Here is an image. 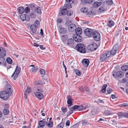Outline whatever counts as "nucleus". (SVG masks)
Returning <instances> with one entry per match:
<instances>
[{
	"label": "nucleus",
	"instance_id": "obj_1",
	"mask_svg": "<svg viewBox=\"0 0 128 128\" xmlns=\"http://www.w3.org/2000/svg\"><path fill=\"white\" fill-rule=\"evenodd\" d=\"M75 49L78 51L82 53H85L86 52L85 46L83 44L79 43L77 44Z\"/></svg>",
	"mask_w": 128,
	"mask_h": 128
},
{
	"label": "nucleus",
	"instance_id": "obj_2",
	"mask_svg": "<svg viewBox=\"0 0 128 128\" xmlns=\"http://www.w3.org/2000/svg\"><path fill=\"white\" fill-rule=\"evenodd\" d=\"M107 51L102 54L100 56V60L102 62H104L108 58L111 54V52Z\"/></svg>",
	"mask_w": 128,
	"mask_h": 128
},
{
	"label": "nucleus",
	"instance_id": "obj_3",
	"mask_svg": "<svg viewBox=\"0 0 128 128\" xmlns=\"http://www.w3.org/2000/svg\"><path fill=\"white\" fill-rule=\"evenodd\" d=\"M10 94L6 91H2L0 92V97L4 100H7L9 97Z\"/></svg>",
	"mask_w": 128,
	"mask_h": 128
},
{
	"label": "nucleus",
	"instance_id": "obj_4",
	"mask_svg": "<svg viewBox=\"0 0 128 128\" xmlns=\"http://www.w3.org/2000/svg\"><path fill=\"white\" fill-rule=\"evenodd\" d=\"M112 74V76L115 78H116L117 77L121 78L123 77L124 75V72L121 70L118 71L116 72L113 71Z\"/></svg>",
	"mask_w": 128,
	"mask_h": 128
},
{
	"label": "nucleus",
	"instance_id": "obj_5",
	"mask_svg": "<svg viewBox=\"0 0 128 128\" xmlns=\"http://www.w3.org/2000/svg\"><path fill=\"white\" fill-rule=\"evenodd\" d=\"M113 118H116V117L118 116L119 118L120 119L122 118H128V113L124 112H120L118 114L116 113H114Z\"/></svg>",
	"mask_w": 128,
	"mask_h": 128
},
{
	"label": "nucleus",
	"instance_id": "obj_6",
	"mask_svg": "<svg viewBox=\"0 0 128 128\" xmlns=\"http://www.w3.org/2000/svg\"><path fill=\"white\" fill-rule=\"evenodd\" d=\"M37 91L39 92H35L34 93V94L38 99H42L43 97V94L41 93L43 92L42 90L41 89H38Z\"/></svg>",
	"mask_w": 128,
	"mask_h": 128
},
{
	"label": "nucleus",
	"instance_id": "obj_7",
	"mask_svg": "<svg viewBox=\"0 0 128 128\" xmlns=\"http://www.w3.org/2000/svg\"><path fill=\"white\" fill-rule=\"evenodd\" d=\"M92 36H93L94 39L96 41H99L100 40V35L97 32L94 31Z\"/></svg>",
	"mask_w": 128,
	"mask_h": 128
},
{
	"label": "nucleus",
	"instance_id": "obj_8",
	"mask_svg": "<svg viewBox=\"0 0 128 128\" xmlns=\"http://www.w3.org/2000/svg\"><path fill=\"white\" fill-rule=\"evenodd\" d=\"M21 70L20 68L17 66L16 68V69L12 76V77H13L14 76V74L15 76L14 78V79L15 80L18 77V74H19Z\"/></svg>",
	"mask_w": 128,
	"mask_h": 128
},
{
	"label": "nucleus",
	"instance_id": "obj_9",
	"mask_svg": "<svg viewBox=\"0 0 128 128\" xmlns=\"http://www.w3.org/2000/svg\"><path fill=\"white\" fill-rule=\"evenodd\" d=\"M93 32L92 29L87 28L84 30V32L86 36L90 37L92 36Z\"/></svg>",
	"mask_w": 128,
	"mask_h": 128
},
{
	"label": "nucleus",
	"instance_id": "obj_10",
	"mask_svg": "<svg viewBox=\"0 0 128 128\" xmlns=\"http://www.w3.org/2000/svg\"><path fill=\"white\" fill-rule=\"evenodd\" d=\"M98 46L95 43L90 44L88 47V50L92 51H94L96 50Z\"/></svg>",
	"mask_w": 128,
	"mask_h": 128
},
{
	"label": "nucleus",
	"instance_id": "obj_11",
	"mask_svg": "<svg viewBox=\"0 0 128 128\" xmlns=\"http://www.w3.org/2000/svg\"><path fill=\"white\" fill-rule=\"evenodd\" d=\"M73 38L74 40L77 42H79L82 41V37L78 34H74V35Z\"/></svg>",
	"mask_w": 128,
	"mask_h": 128
},
{
	"label": "nucleus",
	"instance_id": "obj_12",
	"mask_svg": "<svg viewBox=\"0 0 128 128\" xmlns=\"http://www.w3.org/2000/svg\"><path fill=\"white\" fill-rule=\"evenodd\" d=\"M80 108V110H82L87 109L90 106V104H89L84 103L80 105H79Z\"/></svg>",
	"mask_w": 128,
	"mask_h": 128
},
{
	"label": "nucleus",
	"instance_id": "obj_13",
	"mask_svg": "<svg viewBox=\"0 0 128 128\" xmlns=\"http://www.w3.org/2000/svg\"><path fill=\"white\" fill-rule=\"evenodd\" d=\"M12 87L10 85L8 84H6L5 86V91L8 92L10 94V95L12 94V90H11Z\"/></svg>",
	"mask_w": 128,
	"mask_h": 128
},
{
	"label": "nucleus",
	"instance_id": "obj_14",
	"mask_svg": "<svg viewBox=\"0 0 128 128\" xmlns=\"http://www.w3.org/2000/svg\"><path fill=\"white\" fill-rule=\"evenodd\" d=\"M21 19L23 21L26 20V21H28L30 19V17L26 14H22L20 16Z\"/></svg>",
	"mask_w": 128,
	"mask_h": 128
},
{
	"label": "nucleus",
	"instance_id": "obj_15",
	"mask_svg": "<svg viewBox=\"0 0 128 128\" xmlns=\"http://www.w3.org/2000/svg\"><path fill=\"white\" fill-rule=\"evenodd\" d=\"M9 106V105L8 104H5L3 110V112L4 114L7 115L9 113V111L8 110Z\"/></svg>",
	"mask_w": 128,
	"mask_h": 128
},
{
	"label": "nucleus",
	"instance_id": "obj_16",
	"mask_svg": "<svg viewBox=\"0 0 128 128\" xmlns=\"http://www.w3.org/2000/svg\"><path fill=\"white\" fill-rule=\"evenodd\" d=\"M76 28V26L74 24H71L70 25L68 28V31L70 32H72L75 30Z\"/></svg>",
	"mask_w": 128,
	"mask_h": 128
},
{
	"label": "nucleus",
	"instance_id": "obj_17",
	"mask_svg": "<svg viewBox=\"0 0 128 128\" xmlns=\"http://www.w3.org/2000/svg\"><path fill=\"white\" fill-rule=\"evenodd\" d=\"M60 12L59 14L60 16L62 15H64L66 14V12H67L68 10L66 8H64L62 7H61L60 8Z\"/></svg>",
	"mask_w": 128,
	"mask_h": 128
},
{
	"label": "nucleus",
	"instance_id": "obj_18",
	"mask_svg": "<svg viewBox=\"0 0 128 128\" xmlns=\"http://www.w3.org/2000/svg\"><path fill=\"white\" fill-rule=\"evenodd\" d=\"M68 100L67 103L68 106V107L72 105V98L70 95H68L67 96Z\"/></svg>",
	"mask_w": 128,
	"mask_h": 128
},
{
	"label": "nucleus",
	"instance_id": "obj_19",
	"mask_svg": "<svg viewBox=\"0 0 128 128\" xmlns=\"http://www.w3.org/2000/svg\"><path fill=\"white\" fill-rule=\"evenodd\" d=\"M58 27L59 28V31L60 33L63 34L66 33L67 30L66 28H62L61 25L59 26Z\"/></svg>",
	"mask_w": 128,
	"mask_h": 128
},
{
	"label": "nucleus",
	"instance_id": "obj_20",
	"mask_svg": "<svg viewBox=\"0 0 128 128\" xmlns=\"http://www.w3.org/2000/svg\"><path fill=\"white\" fill-rule=\"evenodd\" d=\"M3 57H0V65L6 67V62Z\"/></svg>",
	"mask_w": 128,
	"mask_h": 128
},
{
	"label": "nucleus",
	"instance_id": "obj_21",
	"mask_svg": "<svg viewBox=\"0 0 128 128\" xmlns=\"http://www.w3.org/2000/svg\"><path fill=\"white\" fill-rule=\"evenodd\" d=\"M118 48V45L117 44H115L112 48V56L115 55Z\"/></svg>",
	"mask_w": 128,
	"mask_h": 128
},
{
	"label": "nucleus",
	"instance_id": "obj_22",
	"mask_svg": "<svg viewBox=\"0 0 128 128\" xmlns=\"http://www.w3.org/2000/svg\"><path fill=\"white\" fill-rule=\"evenodd\" d=\"M6 55V51L5 49L3 47L0 48V56L4 57Z\"/></svg>",
	"mask_w": 128,
	"mask_h": 128
},
{
	"label": "nucleus",
	"instance_id": "obj_23",
	"mask_svg": "<svg viewBox=\"0 0 128 128\" xmlns=\"http://www.w3.org/2000/svg\"><path fill=\"white\" fill-rule=\"evenodd\" d=\"M82 62L83 65L85 67H87L88 66L90 62L88 60L84 59L82 60Z\"/></svg>",
	"mask_w": 128,
	"mask_h": 128
},
{
	"label": "nucleus",
	"instance_id": "obj_24",
	"mask_svg": "<svg viewBox=\"0 0 128 128\" xmlns=\"http://www.w3.org/2000/svg\"><path fill=\"white\" fill-rule=\"evenodd\" d=\"M67 45L68 46L72 47L74 44V40L72 38H70L67 40Z\"/></svg>",
	"mask_w": 128,
	"mask_h": 128
},
{
	"label": "nucleus",
	"instance_id": "obj_25",
	"mask_svg": "<svg viewBox=\"0 0 128 128\" xmlns=\"http://www.w3.org/2000/svg\"><path fill=\"white\" fill-rule=\"evenodd\" d=\"M31 30L33 34L35 33L36 31V27L34 24H32L30 26Z\"/></svg>",
	"mask_w": 128,
	"mask_h": 128
},
{
	"label": "nucleus",
	"instance_id": "obj_26",
	"mask_svg": "<svg viewBox=\"0 0 128 128\" xmlns=\"http://www.w3.org/2000/svg\"><path fill=\"white\" fill-rule=\"evenodd\" d=\"M17 10L18 13L20 14L23 13L24 12V8L22 7H18Z\"/></svg>",
	"mask_w": 128,
	"mask_h": 128
},
{
	"label": "nucleus",
	"instance_id": "obj_27",
	"mask_svg": "<svg viewBox=\"0 0 128 128\" xmlns=\"http://www.w3.org/2000/svg\"><path fill=\"white\" fill-rule=\"evenodd\" d=\"M75 31L76 34H78L80 35L82 33V29L80 28H76Z\"/></svg>",
	"mask_w": 128,
	"mask_h": 128
},
{
	"label": "nucleus",
	"instance_id": "obj_28",
	"mask_svg": "<svg viewBox=\"0 0 128 128\" xmlns=\"http://www.w3.org/2000/svg\"><path fill=\"white\" fill-rule=\"evenodd\" d=\"M38 70V69L37 66L36 67H34L32 68L30 70L31 72L35 73Z\"/></svg>",
	"mask_w": 128,
	"mask_h": 128
},
{
	"label": "nucleus",
	"instance_id": "obj_29",
	"mask_svg": "<svg viewBox=\"0 0 128 128\" xmlns=\"http://www.w3.org/2000/svg\"><path fill=\"white\" fill-rule=\"evenodd\" d=\"M72 108V109L74 110L80 111L79 105H75L73 106Z\"/></svg>",
	"mask_w": 128,
	"mask_h": 128
},
{
	"label": "nucleus",
	"instance_id": "obj_30",
	"mask_svg": "<svg viewBox=\"0 0 128 128\" xmlns=\"http://www.w3.org/2000/svg\"><path fill=\"white\" fill-rule=\"evenodd\" d=\"M35 12L38 14H40L41 13V10L40 8L39 7H36L34 9Z\"/></svg>",
	"mask_w": 128,
	"mask_h": 128
},
{
	"label": "nucleus",
	"instance_id": "obj_31",
	"mask_svg": "<svg viewBox=\"0 0 128 128\" xmlns=\"http://www.w3.org/2000/svg\"><path fill=\"white\" fill-rule=\"evenodd\" d=\"M101 4V2H96L93 4V6L94 8L98 7L100 6Z\"/></svg>",
	"mask_w": 128,
	"mask_h": 128
},
{
	"label": "nucleus",
	"instance_id": "obj_32",
	"mask_svg": "<svg viewBox=\"0 0 128 128\" xmlns=\"http://www.w3.org/2000/svg\"><path fill=\"white\" fill-rule=\"evenodd\" d=\"M68 38L66 34H65L62 36L61 39L62 41L64 42L66 41Z\"/></svg>",
	"mask_w": 128,
	"mask_h": 128
},
{
	"label": "nucleus",
	"instance_id": "obj_33",
	"mask_svg": "<svg viewBox=\"0 0 128 128\" xmlns=\"http://www.w3.org/2000/svg\"><path fill=\"white\" fill-rule=\"evenodd\" d=\"M64 7L68 8H70L72 7L71 4L70 3H68L64 4V6L63 8H64Z\"/></svg>",
	"mask_w": 128,
	"mask_h": 128
},
{
	"label": "nucleus",
	"instance_id": "obj_34",
	"mask_svg": "<svg viewBox=\"0 0 128 128\" xmlns=\"http://www.w3.org/2000/svg\"><path fill=\"white\" fill-rule=\"evenodd\" d=\"M74 73L76 75L78 76H80L81 75V73L80 70L76 69H74Z\"/></svg>",
	"mask_w": 128,
	"mask_h": 128
},
{
	"label": "nucleus",
	"instance_id": "obj_35",
	"mask_svg": "<svg viewBox=\"0 0 128 128\" xmlns=\"http://www.w3.org/2000/svg\"><path fill=\"white\" fill-rule=\"evenodd\" d=\"M121 69L123 71H126L128 70V66L127 65L123 66H122Z\"/></svg>",
	"mask_w": 128,
	"mask_h": 128
},
{
	"label": "nucleus",
	"instance_id": "obj_36",
	"mask_svg": "<svg viewBox=\"0 0 128 128\" xmlns=\"http://www.w3.org/2000/svg\"><path fill=\"white\" fill-rule=\"evenodd\" d=\"M107 86L106 84H104L102 87V90L100 92H102L104 93L106 91V88Z\"/></svg>",
	"mask_w": 128,
	"mask_h": 128
},
{
	"label": "nucleus",
	"instance_id": "obj_37",
	"mask_svg": "<svg viewBox=\"0 0 128 128\" xmlns=\"http://www.w3.org/2000/svg\"><path fill=\"white\" fill-rule=\"evenodd\" d=\"M40 72L42 76L43 77L45 74V71L43 69H40Z\"/></svg>",
	"mask_w": 128,
	"mask_h": 128
},
{
	"label": "nucleus",
	"instance_id": "obj_38",
	"mask_svg": "<svg viewBox=\"0 0 128 128\" xmlns=\"http://www.w3.org/2000/svg\"><path fill=\"white\" fill-rule=\"evenodd\" d=\"M112 124H113L114 126H115V124H116V127H118V128H120L121 127L120 126V124H119V123H118L117 122L114 121H112Z\"/></svg>",
	"mask_w": 128,
	"mask_h": 128
},
{
	"label": "nucleus",
	"instance_id": "obj_39",
	"mask_svg": "<svg viewBox=\"0 0 128 128\" xmlns=\"http://www.w3.org/2000/svg\"><path fill=\"white\" fill-rule=\"evenodd\" d=\"M34 84L36 85L40 84L42 85V82L40 80H37L34 82Z\"/></svg>",
	"mask_w": 128,
	"mask_h": 128
},
{
	"label": "nucleus",
	"instance_id": "obj_40",
	"mask_svg": "<svg viewBox=\"0 0 128 128\" xmlns=\"http://www.w3.org/2000/svg\"><path fill=\"white\" fill-rule=\"evenodd\" d=\"M80 10L82 12H87L88 9L85 7H83L80 9Z\"/></svg>",
	"mask_w": 128,
	"mask_h": 128
},
{
	"label": "nucleus",
	"instance_id": "obj_41",
	"mask_svg": "<svg viewBox=\"0 0 128 128\" xmlns=\"http://www.w3.org/2000/svg\"><path fill=\"white\" fill-rule=\"evenodd\" d=\"M6 61L9 64H11L12 63V60L10 58H6Z\"/></svg>",
	"mask_w": 128,
	"mask_h": 128
},
{
	"label": "nucleus",
	"instance_id": "obj_42",
	"mask_svg": "<svg viewBox=\"0 0 128 128\" xmlns=\"http://www.w3.org/2000/svg\"><path fill=\"white\" fill-rule=\"evenodd\" d=\"M72 14L73 12L72 10H68L67 12H66V14L67 16H70L72 15Z\"/></svg>",
	"mask_w": 128,
	"mask_h": 128
},
{
	"label": "nucleus",
	"instance_id": "obj_43",
	"mask_svg": "<svg viewBox=\"0 0 128 128\" xmlns=\"http://www.w3.org/2000/svg\"><path fill=\"white\" fill-rule=\"evenodd\" d=\"M106 3L108 5H111L112 4V0H106Z\"/></svg>",
	"mask_w": 128,
	"mask_h": 128
},
{
	"label": "nucleus",
	"instance_id": "obj_44",
	"mask_svg": "<svg viewBox=\"0 0 128 128\" xmlns=\"http://www.w3.org/2000/svg\"><path fill=\"white\" fill-rule=\"evenodd\" d=\"M39 124L40 126H44L45 124L44 122L42 120H40L39 121Z\"/></svg>",
	"mask_w": 128,
	"mask_h": 128
},
{
	"label": "nucleus",
	"instance_id": "obj_45",
	"mask_svg": "<svg viewBox=\"0 0 128 128\" xmlns=\"http://www.w3.org/2000/svg\"><path fill=\"white\" fill-rule=\"evenodd\" d=\"M61 110L62 111L63 113H65L67 112L68 111L67 108L64 107H62Z\"/></svg>",
	"mask_w": 128,
	"mask_h": 128
},
{
	"label": "nucleus",
	"instance_id": "obj_46",
	"mask_svg": "<svg viewBox=\"0 0 128 128\" xmlns=\"http://www.w3.org/2000/svg\"><path fill=\"white\" fill-rule=\"evenodd\" d=\"M46 125L48 127H52L53 126V122H52L49 123H46Z\"/></svg>",
	"mask_w": 128,
	"mask_h": 128
},
{
	"label": "nucleus",
	"instance_id": "obj_47",
	"mask_svg": "<svg viewBox=\"0 0 128 128\" xmlns=\"http://www.w3.org/2000/svg\"><path fill=\"white\" fill-rule=\"evenodd\" d=\"M31 91V89L28 86L27 87L26 90H25V92H26V93L28 94Z\"/></svg>",
	"mask_w": 128,
	"mask_h": 128
},
{
	"label": "nucleus",
	"instance_id": "obj_48",
	"mask_svg": "<svg viewBox=\"0 0 128 128\" xmlns=\"http://www.w3.org/2000/svg\"><path fill=\"white\" fill-rule=\"evenodd\" d=\"M94 102H96L98 104L102 103H104V102L102 100H100V99H98L97 100H95L94 101Z\"/></svg>",
	"mask_w": 128,
	"mask_h": 128
},
{
	"label": "nucleus",
	"instance_id": "obj_49",
	"mask_svg": "<svg viewBox=\"0 0 128 128\" xmlns=\"http://www.w3.org/2000/svg\"><path fill=\"white\" fill-rule=\"evenodd\" d=\"M89 124V122L87 121L84 120L82 121V124L83 126L88 125Z\"/></svg>",
	"mask_w": 128,
	"mask_h": 128
},
{
	"label": "nucleus",
	"instance_id": "obj_50",
	"mask_svg": "<svg viewBox=\"0 0 128 128\" xmlns=\"http://www.w3.org/2000/svg\"><path fill=\"white\" fill-rule=\"evenodd\" d=\"M40 24L39 21L38 20H36L34 24L37 27L38 26H39Z\"/></svg>",
	"mask_w": 128,
	"mask_h": 128
},
{
	"label": "nucleus",
	"instance_id": "obj_51",
	"mask_svg": "<svg viewBox=\"0 0 128 128\" xmlns=\"http://www.w3.org/2000/svg\"><path fill=\"white\" fill-rule=\"evenodd\" d=\"M85 3L91 4L92 3V0H84Z\"/></svg>",
	"mask_w": 128,
	"mask_h": 128
},
{
	"label": "nucleus",
	"instance_id": "obj_52",
	"mask_svg": "<svg viewBox=\"0 0 128 128\" xmlns=\"http://www.w3.org/2000/svg\"><path fill=\"white\" fill-rule=\"evenodd\" d=\"M64 123L63 122H61L59 124L58 126L59 128H62L63 127Z\"/></svg>",
	"mask_w": 128,
	"mask_h": 128
},
{
	"label": "nucleus",
	"instance_id": "obj_53",
	"mask_svg": "<svg viewBox=\"0 0 128 128\" xmlns=\"http://www.w3.org/2000/svg\"><path fill=\"white\" fill-rule=\"evenodd\" d=\"M121 105L125 107V108L128 109V104L126 103H124L122 104Z\"/></svg>",
	"mask_w": 128,
	"mask_h": 128
},
{
	"label": "nucleus",
	"instance_id": "obj_54",
	"mask_svg": "<svg viewBox=\"0 0 128 128\" xmlns=\"http://www.w3.org/2000/svg\"><path fill=\"white\" fill-rule=\"evenodd\" d=\"M30 10V8L28 7H26L24 9V11L26 13H28Z\"/></svg>",
	"mask_w": 128,
	"mask_h": 128
},
{
	"label": "nucleus",
	"instance_id": "obj_55",
	"mask_svg": "<svg viewBox=\"0 0 128 128\" xmlns=\"http://www.w3.org/2000/svg\"><path fill=\"white\" fill-rule=\"evenodd\" d=\"M108 26L111 28L112 26V22L110 20L109 21V22L108 24Z\"/></svg>",
	"mask_w": 128,
	"mask_h": 128
},
{
	"label": "nucleus",
	"instance_id": "obj_56",
	"mask_svg": "<svg viewBox=\"0 0 128 128\" xmlns=\"http://www.w3.org/2000/svg\"><path fill=\"white\" fill-rule=\"evenodd\" d=\"M96 110L94 109L92 110V113L93 115L96 114Z\"/></svg>",
	"mask_w": 128,
	"mask_h": 128
},
{
	"label": "nucleus",
	"instance_id": "obj_57",
	"mask_svg": "<svg viewBox=\"0 0 128 128\" xmlns=\"http://www.w3.org/2000/svg\"><path fill=\"white\" fill-rule=\"evenodd\" d=\"M56 21L58 23H60L62 21V20L61 18H59L57 19Z\"/></svg>",
	"mask_w": 128,
	"mask_h": 128
},
{
	"label": "nucleus",
	"instance_id": "obj_58",
	"mask_svg": "<svg viewBox=\"0 0 128 128\" xmlns=\"http://www.w3.org/2000/svg\"><path fill=\"white\" fill-rule=\"evenodd\" d=\"M66 126H69L70 125V121L69 120H67L66 123Z\"/></svg>",
	"mask_w": 128,
	"mask_h": 128
},
{
	"label": "nucleus",
	"instance_id": "obj_59",
	"mask_svg": "<svg viewBox=\"0 0 128 128\" xmlns=\"http://www.w3.org/2000/svg\"><path fill=\"white\" fill-rule=\"evenodd\" d=\"M40 48L42 50H44L45 49V47H43V46L42 45H39Z\"/></svg>",
	"mask_w": 128,
	"mask_h": 128
},
{
	"label": "nucleus",
	"instance_id": "obj_60",
	"mask_svg": "<svg viewBox=\"0 0 128 128\" xmlns=\"http://www.w3.org/2000/svg\"><path fill=\"white\" fill-rule=\"evenodd\" d=\"M112 90H111L110 89V88L108 89L107 90V93L108 94H110L112 92Z\"/></svg>",
	"mask_w": 128,
	"mask_h": 128
},
{
	"label": "nucleus",
	"instance_id": "obj_61",
	"mask_svg": "<svg viewBox=\"0 0 128 128\" xmlns=\"http://www.w3.org/2000/svg\"><path fill=\"white\" fill-rule=\"evenodd\" d=\"M100 11L101 12H102L104 11V8L102 7H101L99 9Z\"/></svg>",
	"mask_w": 128,
	"mask_h": 128
},
{
	"label": "nucleus",
	"instance_id": "obj_62",
	"mask_svg": "<svg viewBox=\"0 0 128 128\" xmlns=\"http://www.w3.org/2000/svg\"><path fill=\"white\" fill-rule=\"evenodd\" d=\"M34 46H36L37 47H38L39 46V45L38 44L35 42L34 43Z\"/></svg>",
	"mask_w": 128,
	"mask_h": 128
},
{
	"label": "nucleus",
	"instance_id": "obj_63",
	"mask_svg": "<svg viewBox=\"0 0 128 128\" xmlns=\"http://www.w3.org/2000/svg\"><path fill=\"white\" fill-rule=\"evenodd\" d=\"M72 108H71L70 109V111L69 112H70V114H72V112H73V110L72 109Z\"/></svg>",
	"mask_w": 128,
	"mask_h": 128
},
{
	"label": "nucleus",
	"instance_id": "obj_64",
	"mask_svg": "<svg viewBox=\"0 0 128 128\" xmlns=\"http://www.w3.org/2000/svg\"><path fill=\"white\" fill-rule=\"evenodd\" d=\"M40 34L41 35H43L44 34L43 30L42 29H41L40 30Z\"/></svg>",
	"mask_w": 128,
	"mask_h": 128
}]
</instances>
